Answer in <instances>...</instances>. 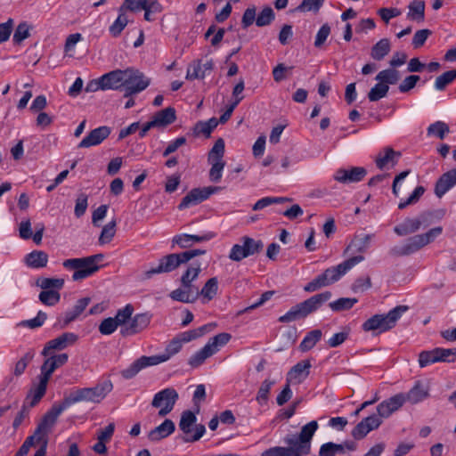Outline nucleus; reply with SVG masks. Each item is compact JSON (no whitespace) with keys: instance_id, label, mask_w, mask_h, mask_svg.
I'll use <instances>...</instances> for the list:
<instances>
[{"instance_id":"obj_42","label":"nucleus","mask_w":456,"mask_h":456,"mask_svg":"<svg viewBox=\"0 0 456 456\" xmlns=\"http://www.w3.org/2000/svg\"><path fill=\"white\" fill-rule=\"evenodd\" d=\"M322 333L321 330H314L309 331L299 345L302 352L312 349L322 338Z\"/></svg>"},{"instance_id":"obj_41","label":"nucleus","mask_w":456,"mask_h":456,"mask_svg":"<svg viewBox=\"0 0 456 456\" xmlns=\"http://www.w3.org/2000/svg\"><path fill=\"white\" fill-rule=\"evenodd\" d=\"M391 45L387 38H382L377 42L371 48L370 55L376 61L384 59L390 52Z\"/></svg>"},{"instance_id":"obj_22","label":"nucleus","mask_w":456,"mask_h":456,"mask_svg":"<svg viewBox=\"0 0 456 456\" xmlns=\"http://www.w3.org/2000/svg\"><path fill=\"white\" fill-rule=\"evenodd\" d=\"M151 318L147 314H137L129 322L121 328L120 333L123 336H132L143 330L150 324Z\"/></svg>"},{"instance_id":"obj_56","label":"nucleus","mask_w":456,"mask_h":456,"mask_svg":"<svg viewBox=\"0 0 456 456\" xmlns=\"http://www.w3.org/2000/svg\"><path fill=\"white\" fill-rule=\"evenodd\" d=\"M356 303V298L340 297L338 300L330 303L329 305L332 311L340 312L351 309Z\"/></svg>"},{"instance_id":"obj_32","label":"nucleus","mask_w":456,"mask_h":456,"mask_svg":"<svg viewBox=\"0 0 456 456\" xmlns=\"http://www.w3.org/2000/svg\"><path fill=\"white\" fill-rule=\"evenodd\" d=\"M175 430V423L169 419H166L160 425L152 429L149 434V439L151 441H159L169 436Z\"/></svg>"},{"instance_id":"obj_21","label":"nucleus","mask_w":456,"mask_h":456,"mask_svg":"<svg viewBox=\"0 0 456 456\" xmlns=\"http://www.w3.org/2000/svg\"><path fill=\"white\" fill-rule=\"evenodd\" d=\"M111 133L109 126H102L93 129L82 141L78 143V148H90L101 144Z\"/></svg>"},{"instance_id":"obj_38","label":"nucleus","mask_w":456,"mask_h":456,"mask_svg":"<svg viewBox=\"0 0 456 456\" xmlns=\"http://www.w3.org/2000/svg\"><path fill=\"white\" fill-rule=\"evenodd\" d=\"M48 381L39 378V382L33 389L30 394L27 396L26 400L28 401V407H33L37 405L42 397L45 395L47 388Z\"/></svg>"},{"instance_id":"obj_13","label":"nucleus","mask_w":456,"mask_h":456,"mask_svg":"<svg viewBox=\"0 0 456 456\" xmlns=\"http://www.w3.org/2000/svg\"><path fill=\"white\" fill-rule=\"evenodd\" d=\"M67 409L63 402L54 404L43 417L36 428L37 441H47V435L57 421L58 417Z\"/></svg>"},{"instance_id":"obj_23","label":"nucleus","mask_w":456,"mask_h":456,"mask_svg":"<svg viewBox=\"0 0 456 456\" xmlns=\"http://www.w3.org/2000/svg\"><path fill=\"white\" fill-rule=\"evenodd\" d=\"M404 403L403 393L396 394L377 406L378 414L381 418H388L393 412L400 409Z\"/></svg>"},{"instance_id":"obj_27","label":"nucleus","mask_w":456,"mask_h":456,"mask_svg":"<svg viewBox=\"0 0 456 456\" xmlns=\"http://www.w3.org/2000/svg\"><path fill=\"white\" fill-rule=\"evenodd\" d=\"M402 156L400 151H395L391 147H385L375 158V164L379 169L394 167Z\"/></svg>"},{"instance_id":"obj_5","label":"nucleus","mask_w":456,"mask_h":456,"mask_svg":"<svg viewBox=\"0 0 456 456\" xmlns=\"http://www.w3.org/2000/svg\"><path fill=\"white\" fill-rule=\"evenodd\" d=\"M407 305H397L386 314H375L367 319L362 329L373 335H379L393 329L402 315L408 311Z\"/></svg>"},{"instance_id":"obj_44","label":"nucleus","mask_w":456,"mask_h":456,"mask_svg":"<svg viewBox=\"0 0 456 456\" xmlns=\"http://www.w3.org/2000/svg\"><path fill=\"white\" fill-rule=\"evenodd\" d=\"M400 78L399 72L395 69H387L379 72L376 80L385 85H395Z\"/></svg>"},{"instance_id":"obj_25","label":"nucleus","mask_w":456,"mask_h":456,"mask_svg":"<svg viewBox=\"0 0 456 456\" xmlns=\"http://www.w3.org/2000/svg\"><path fill=\"white\" fill-rule=\"evenodd\" d=\"M214 68V62L212 60H207L205 62L200 61H194L191 63L186 72V79H202L212 71Z\"/></svg>"},{"instance_id":"obj_63","label":"nucleus","mask_w":456,"mask_h":456,"mask_svg":"<svg viewBox=\"0 0 456 456\" xmlns=\"http://www.w3.org/2000/svg\"><path fill=\"white\" fill-rule=\"evenodd\" d=\"M116 221L112 220L103 226L99 237L100 244L109 243L116 233Z\"/></svg>"},{"instance_id":"obj_17","label":"nucleus","mask_w":456,"mask_h":456,"mask_svg":"<svg viewBox=\"0 0 456 456\" xmlns=\"http://www.w3.org/2000/svg\"><path fill=\"white\" fill-rule=\"evenodd\" d=\"M77 338H78V337L75 333H72V332L62 333L61 336H59L53 339H51L50 341H48L45 344V346L42 351V354L44 356H48L51 354V351H53V350H63V349L67 348L69 346L75 344L76 341L77 340Z\"/></svg>"},{"instance_id":"obj_19","label":"nucleus","mask_w":456,"mask_h":456,"mask_svg":"<svg viewBox=\"0 0 456 456\" xmlns=\"http://www.w3.org/2000/svg\"><path fill=\"white\" fill-rule=\"evenodd\" d=\"M90 301V297H82L78 299L71 310L67 311L63 317L58 318V321L54 327H58L60 329L66 328L70 322H74L79 317V315L87 307Z\"/></svg>"},{"instance_id":"obj_59","label":"nucleus","mask_w":456,"mask_h":456,"mask_svg":"<svg viewBox=\"0 0 456 456\" xmlns=\"http://www.w3.org/2000/svg\"><path fill=\"white\" fill-rule=\"evenodd\" d=\"M37 285L42 289H61L64 286V280L60 278H42L37 281Z\"/></svg>"},{"instance_id":"obj_26","label":"nucleus","mask_w":456,"mask_h":456,"mask_svg":"<svg viewBox=\"0 0 456 456\" xmlns=\"http://www.w3.org/2000/svg\"><path fill=\"white\" fill-rule=\"evenodd\" d=\"M126 69H115L101 77L105 90H118L124 87Z\"/></svg>"},{"instance_id":"obj_51","label":"nucleus","mask_w":456,"mask_h":456,"mask_svg":"<svg viewBox=\"0 0 456 456\" xmlns=\"http://www.w3.org/2000/svg\"><path fill=\"white\" fill-rule=\"evenodd\" d=\"M201 271V264L200 263H192L186 271L183 273L181 277V283L189 282V284H192V281H195L200 273Z\"/></svg>"},{"instance_id":"obj_9","label":"nucleus","mask_w":456,"mask_h":456,"mask_svg":"<svg viewBox=\"0 0 456 456\" xmlns=\"http://www.w3.org/2000/svg\"><path fill=\"white\" fill-rule=\"evenodd\" d=\"M232 338L231 334L222 332L211 338L208 343L199 351L194 353L189 359L188 363L192 368H198L203 362L220 350V347L225 346Z\"/></svg>"},{"instance_id":"obj_15","label":"nucleus","mask_w":456,"mask_h":456,"mask_svg":"<svg viewBox=\"0 0 456 456\" xmlns=\"http://www.w3.org/2000/svg\"><path fill=\"white\" fill-rule=\"evenodd\" d=\"M366 175V169L362 167L338 168L335 171L333 175V179L338 183L349 184L361 182L365 177Z\"/></svg>"},{"instance_id":"obj_12","label":"nucleus","mask_w":456,"mask_h":456,"mask_svg":"<svg viewBox=\"0 0 456 456\" xmlns=\"http://www.w3.org/2000/svg\"><path fill=\"white\" fill-rule=\"evenodd\" d=\"M178 398L179 395L175 388L167 387L154 395L151 406L159 409V417H165L173 411Z\"/></svg>"},{"instance_id":"obj_39","label":"nucleus","mask_w":456,"mask_h":456,"mask_svg":"<svg viewBox=\"0 0 456 456\" xmlns=\"http://www.w3.org/2000/svg\"><path fill=\"white\" fill-rule=\"evenodd\" d=\"M218 290V281L216 277L210 278L207 281L201 290L200 291V295L202 296V302L207 303L212 300Z\"/></svg>"},{"instance_id":"obj_6","label":"nucleus","mask_w":456,"mask_h":456,"mask_svg":"<svg viewBox=\"0 0 456 456\" xmlns=\"http://www.w3.org/2000/svg\"><path fill=\"white\" fill-rule=\"evenodd\" d=\"M204 249H190L181 253H172L162 256L159 264L145 272V277L151 278L152 275L159 273H167L177 269L181 265L186 264L195 256L204 255Z\"/></svg>"},{"instance_id":"obj_7","label":"nucleus","mask_w":456,"mask_h":456,"mask_svg":"<svg viewBox=\"0 0 456 456\" xmlns=\"http://www.w3.org/2000/svg\"><path fill=\"white\" fill-rule=\"evenodd\" d=\"M103 258L102 254L80 258H69L63 261L62 265L67 270H74L72 280L77 281L86 279L96 273L100 269L98 264Z\"/></svg>"},{"instance_id":"obj_58","label":"nucleus","mask_w":456,"mask_h":456,"mask_svg":"<svg viewBox=\"0 0 456 456\" xmlns=\"http://www.w3.org/2000/svg\"><path fill=\"white\" fill-rule=\"evenodd\" d=\"M31 26H29L27 22H20L13 34L12 41L16 45H20L22 41L28 38L30 36Z\"/></svg>"},{"instance_id":"obj_18","label":"nucleus","mask_w":456,"mask_h":456,"mask_svg":"<svg viewBox=\"0 0 456 456\" xmlns=\"http://www.w3.org/2000/svg\"><path fill=\"white\" fill-rule=\"evenodd\" d=\"M46 357L47 358L45 360L40 368L41 373L39 378L49 381L53 371L59 367L63 366L68 362L69 356L64 353L53 355L50 354Z\"/></svg>"},{"instance_id":"obj_24","label":"nucleus","mask_w":456,"mask_h":456,"mask_svg":"<svg viewBox=\"0 0 456 456\" xmlns=\"http://www.w3.org/2000/svg\"><path fill=\"white\" fill-rule=\"evenodd\" d=\"M311 362L309 360H304L295 364L287 375V382L300 384L309 376Z\"/></svg>"},{"instance_id":"obj_10","label":"nucleus","mask_w":456,"mask_h":456,"mask_svg":"<svg viewBox=\"0 0 456 456\" xmlns=\"http://www.w3.org/2000/svg\"><path fill=\"white\" fill-rule=\"evenodd\" d=\"M264 248V243L261 240H255L248 236L240 238V243L234 244L229 253V258L235 262L254 256L261 252Z\"/></svg>"},{"instance_id":"obj_49","label":"nucleus","mask_w":456,"mask_h":456,"mask_svg":"<svg viewBox=\"0 0 456 456\" xmlns=\"http://www.w3.org/2000/svg\"><path fill=\"white\" fill-rule=\"evenodd\" d=\"M197 418L191 411H184L182 413L179 422V428L184 434H189L191 431V426L196 423Z\"/></svg>"},{"instance_id":"obj_1","label":"nucleus","mask_w":456,"mask_h":456,"mask_svg":"<svg viewBox=\"0 0 456 456\" xmlns=\"http://www.w3.org/2000/svg\"><path fill=\"white\" fill-rule=\"evenodd\" d=\"M316 420L302 427L298 434L287 435L283 441L287 446H273L261 453V456H306L311 453L312 439L318 429Z\"/></svg>"},{"instance_id":"obj_31","label":"nucleus","mask_w":456,"mask_h":456,"mask_svg":"<svg viewBox=\"0 0 456 456\" xmlns=\"http://www.w3.org/2000/svg\"><path fill=\"white\" fill-rule=\"evenodd\" d=\"M428 395V388L420 381H417L408 393L403 394L404 402H409L412 404L424 401Z\"/></svg>"},{"instance_id":"obj_50","label":"nucleus","mask_w":456,"mask_h":456,"mask_svg":"<svg viewBox=\"0 0 456 456\" xmlns=\"http://www.w3.org/2000/svg\"><path fill=\"white\" fill-rule=\"evenodd\" d=\"M207 330V325H203L198 329L187 330L180 333L175 337L176 339L180 340L181 344L190 342L201 337Z\"/></svg>"},{"instance_id":"obj_52","label":"nucleus","mask_w":456,"mask_h":456,"mask_svg":"<svg viewBox=\"0 0 456 456\" xmlns=\"http://www.w3.org/2000/svg\"><path fill=\"white\" fill-rule=\"evenodd\" d=\"M275 18V13L270 6L265 7L256 16V25L265 27L270 25Z\"/></svg>"},{"instance_id":"obj_43","label":"nucleus","mask_w":456,"mask_h":456,"mask_svg":"<svg viewBox=\"0 0 456 456\" xmlns=\"http://www.w3.org/2000/svg\"><path fill=\"white\" fill-rule=\"evenodd\" d=\"M118 12V18L109 28L110 34L114 37H118L121 34L129 21L126 12H122L120 8Z\"/></svg>"},{"instance_id":"obj_62","label":"nucleus","mask_w":456,"mask_h":456,"mask_svg":"<svg viewBox=\"0 0 456 456\" xmlns=\"http://www.w3.org/2000/svg\"><path fill=\"white\" fill-rule=\"evenodd\" d=\"M344 452V445L328 442L320 447L319 456H335L338 453Z\"/></svg>"},{"instance_id":"obj_53","label":"nucleus","mask_w":456,"mask_h":456,"mask_svg":"<svg viewBox=\"0 0 456 456\" xmlns=\"http://www.w3.org/2000/svg\"><path fill=\"white\" fill-rule=\"evenodd\" d=\"M274 383L275 382L273 380L268 379L262 382L256 398L259 404L263 405L267 403L269 399V393Z\"/></svg>"},{"instance_id":"obj_36","label":"nucleus","mask_w":456,"mask_h":456,"mask_svg":"<svg viewBox=\"0 0 456 456\" xmlns=\"http://www.w3.org/2000/svg\"><path fill=\"white\" fill-rule=\"evenodd\" d=\"M407 18L417 22H423L425 20V2L414 0L409 4Z\"/></svg>"},{"instance_id":"obj_34","label":"nucleus","mask_w":456,"mask_h":456,"mask_svg":"<svg viewBox=\"0 0 456 456\" xmlns=\"http://www.w3.org/2000/svg\"><path fill=\"white\" fill-rule=\"evenodd\" d=\"M421 226L419 218H406L403 223L397 224L394 228V232L398 236H406L419 231Z\"/></svg>"},{"instance_id":"obj_35","label":"nucleus","mask_w":456,"mask_h":456,"mask_svg":"<svg viewBox=\"0 0 456 456\" xmlns=\"http://www.w3.org/2000/svg\"><path fill=\"white\" fill-rule=\"evenodd\" d=\"M48 255L41 250H33L25 257V263L28 267L39 269L46 266Z\"/></svg>"},{"instance_id":"obj_64","label":"nucleus","mask_w":456,"mask_h":456,"mask_svg":"<svg viewBox=\"0 0 456 456\" xmlns=\"http://www.w3.org/2000/svg\"><path fill=\"white\" fill-rule=\"evenodd\" d=\"M322 5L323 0H303L296 10L301 12H313L316 13Z\"/></svg>"},{"instance_id":"obj_2","label":"nucleus","mask_w":456,"mask_h":456,"mask_svg":"<svg viewBox=\"0 0 456 456\" xmlns=\"http://www.w3.org/2000/svg\"><path fill=\"white\" fill-rule=\"evenodd\" d=\"M183 345L180 340L173 338L166 346L165 352L160 354L151 356H141L133 362L129 366L120 371V375L125 379L134 378L142 370L158 365L168 361L172 356L176 354L182 349Z\"/></svg>"},{"instance_id":"obj_54","label":"nucleus","mask_w":456,"mask_h":456,"mask_svg":"<svg viewBox=\"0 0 456 456\" xmlns=\"http://www.w3.org/2000/svg\"><path fill=\"white\" fill-rule=\"evenodd\" d=\"M425 191L426 190L423 186H417L407 199L401 200L398 204V208L403 209L410 205L417 203L424 194Z\"/></svg>"},{"instance_id":"obj_37","label":"nucleus","mask_w":456,"mask_h":456,"mask_svg":"<svg viewBox=\"0 0 456 456\" xmlns=\"http://www.w3.org/2000/svg\"><path fill=\"white\" fill-rule=\"evenodd\" d=\"M62 402L64 403L67 408L79 402L90 403L88 387L77 388L73 390L68 396L64 398Z\"/></svg>"},{"instance_id":"obj_20","label":"nucleus","mask_w":456,"mask_h":456,"mask_svg":"<svg viewBox=\"0 0 456 456\" xmlns=\"http://www.w3.org/2000/svg\"><path fill=\"white\" fill-rule=\"evenodd\" d=\"M200 296L198 287L193 284L181 283V287L170 293V297L182 303H193Z\"/></svg>"},{"instance_id":"obj_61","label":"nucleus","mask_w":456,"mask_h":456,"mask_svg":"<svg viewBox=\"0 0 456 456\" xmlns=\"http://www.w3.org/2000/svg\"><path fill=\"white\" fill-rule=\"evenodd\" d=\"M389 90V86L379 81L369 92L368 98L370 102H377L384 98Z\"/></svg>"},{"instance_id":"obj_14","label":"nucleus","mask_w":456,"mask_h":456,"mask_svg":"<svg viewBox=\"0 0 456 456\" xmlns=\"http://www.w3.org/2000/svg\"><path fill=\"white\" fill-rule=\"evenodd\" d=\"M219 191L220 187L215 186L192 189L183 198L182 201L178 205V208L183 210L191 206L198 205Z\"/></svg>"},{"instance_id":"obj_8","label":"nucleus","mask_w":456,"mask_h":456,"mask_svg":"<svg viewBox=\"0 0 456 456\" xmlns=\"http://www.w3.org/2000/svg\"><path fill=\"white\" fill-rule=\"evenodd\" d=\"M443 232L441 226L430 229L423 234H418L409 238L403 245L391 248V254L396 256H408L419 250L424 246L432 242Z\"/></svg>"},{"instance_id":"obj_4","label":"nucleus","mask_w":456,"mask_h":456,"mask_svg":"<svg viewBox=\"0 0 456 456\" xmlns=\"http://www.w3.org/2000/svg\"><path fill=\"white\" fill-rule=\"evenodd\" d=\"M331 296L332 294L330 291L315 294L292 306L285 314L279 317V322L288 323L305 319L321 309L331 298Z\"/></svg>"},{"instance_id":"obj_3","label":"nucleus","mask_w":456,"mask_h":456,"mask_svg":"<svg viewBox=\"0 0 456 456\" xmlns=\"http://www.w3.org/2000/svg\"><path fill=\"white\" fill-rule=\"evenodd\" d=\"M363 260L364 256L362 255L354 256L336 266L326 269L322 273L316 276L314 280L308 282L304 287V290L309 293L314 292L323 287H327L338 281L354 265L362 262Z\"/></svg>"},{"instance_id":"obj_16","label":"nucleus","mask_w":456,"mask_h":456,"mask_svg":"<svg viewBox=\"0 0 456 456\" xmlns=\"http://www.w3.org/2000/svg\"><path fill=\"white\" fill-rule=\"evenodd\" d=\"M215 236L216 233L213 232H207L199 235L181 233L173 237L172 247L177 245L181 248H188L196 243L208 241Z\"/></svg>"},{"instance_id":"obj_28","label":"nucleus","mask_w":456,"mask_h":456,"mask_svg":"<svg viewBox=\"0 0 456 456\" xmlns=\"http://www.w3.org/2000/svg\"><path fill=\"white\" fill-rule=\"evenodd\" d=\"M454 185H456V167L439 177L435 185V194L442 198Z\"/></svg>"},{"instance_id":"obj_30","label":"nucleus","mask_w":456,"mask_h":456,"mask_svg":"<svg viewBox=\"0 0 456 456\" xmlns=\"http://www.w3.org/2000/svg\"><path fill=\"white\" fill-rule=\"evenodd\" d=\"M373 238L372 234H364L354 236L349 245L346 248L348 254H363L370 248V241Z\"/></svg>"},{"instance_id":"obj_47","label":"nucleus","mask_w":456,"mask_h":456,"mask_svg":"<svg viewBox=\"0 0 456 456\" xmlns=\"http://www.w3.org/2000/svg\"><path fill=\"white\" fill-rule=\"evenodd\" d=\"M38 298L42 304L53 306L59 303L61 295L54 289H43V291L40 292Z\"/></svg>"},{"instance_id":"obj_11","label":"nucleus","mask_w":456,"mask_h":456,"mask_svg":"<svg viewBox=\"0 0 456 456\" xmlns=\"http://www.w3.org/2000/svg\"><path fill=\"white\" fill-rule=\"evenodd\" d=\"M124 96L130 97L145 90L151 84L150 78L138 69H126Z\"/></svg>"},{"instance_id":"obj_29","label":"nucleus","mask_w":456,"mask_h":456,"mask_svg":"<svg viewBox=\"0 0 456 456\" xmlns=\"http://www.w3.org/2000/svg\"><path fill=\"white\" fill-rule=\"evenodd\" d=\"M113 389V384L110 379L99 382L95 387H88L90 403H101Z\"/></svg>"},{"instance_id":"obj_57","label":"nucleus","mask_w":456,"mask_h":456,"mask_svg":"<svg viewBox=\"0 0 456 456\" xmlns=\"http://www.w3.org/2000/svg\"><path fill=\"white\" fill-rule=\"evenodd\" d=\"M437 348L429 351H422L419 355V363L421 368L438 362Z\"/></svg>"},{"instance_id":"obj_33","label":"nucleus","mask_w":456,"mask_h":456,"mask_svg":"<svg viewBox=\"0 0 456 456\" xmlns=\"http://www.w3.org/2000/svg\"><path fill=\"white\" fill-rule=\"evenodd\" d=\"M176 119L175 110L172 107L158 111L152 118L156 127H166Z\"/></svg>"},{"instance_id":"obj_45","label":"nucleus","mask_w":456,"mask_h":456,"mask_svg":"<svg viewBox=\"0 0 456 456\" xmlns=\"http://www.w3.org/2000/svg\"><path fill=\"white\" fill-rule=\"evenodd\" d=\"M450 131L449 126L443 121H436L429 125L427 129L428 136H436L439 139H444L445 134Z\"/></svg>"},{"instance_id":"obj_46","label":"nucleus","mask_w":456,"mask_h":456,"mask_svg":"<svg viewBox=\"0 0 456 456\" xmlns=\"http://www.w3.org/2000/svg\"><path fill=\"white\" fill-rule=\"evenodd\" d=\"M133 313H134L133 305L130 304H127L123 308L118 309L116 315L112 318L114 319V321L117 322V324L118 326H121V328H123L129 322Z\"/></svg>"},{"instance_id":"obj_60","label":"nucleus","mask_w":456,"mask_h":456,"mask_svg":"<svg viewBox=\"0 0 456 456\" xmlns=\"http://www.w3.org/2000/svg\"><path fill=\"white\" fill-rule=\"evenodd\" d=\"M289 199L285 197H264L258 200L253 206L252 209L255 211L261 210L273 204H280L285 201H289Z\"/></svg>"},{"instance_id":"obj_40","label":"nucleus","mask_w":456,"mask_h":456,"mask_svg":"<svg viewBox=\"0 0 456 456\" xmlns=\"http://www.w3.org/2000/svg\"><path fill=\"white\" fill-rule=\"evenodd\" d=\"M164 10L163 5L159 0H146L144 4V20L147 21H154L156 20L155 15L162 12Z\"/></svg>"},{"instance_id":"obj_48","label":"nucleus","mask_w":456,"mask_h":456,"mask_svg":"<svg viewBox=\"0 0 456 456\" xmlns=\"http://www.w3.org/2000/svg\"><path fill=\"white\" fill-rule=\"evenodd\" d=\"M456 78V69H452L438 76L435 81V88L437 91H444Z\"/></svg>"},{"instance_id":"obj_55","label":"nucleus","mask_w":456,"mask_h":456,"mask_svg":"<svg viewBox=\"0 0 456 456\" xmlns=\"http://www.w3.org/2000/svg\"><path fill=\"white\" fill-rule=\"evenodd\" d=\"M217 125L218 120L216 118H211L208 121H200L196 124L195 133L209 136Z\"/></svg>"}]
</instances>
